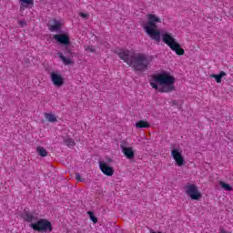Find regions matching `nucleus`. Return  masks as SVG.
Wrapping results in <instances>:
<instances>
[{"instance_id":"16","label":"nucleus","mask_w":233,"mask_h":233,"mask_svg":"<svg viewBox=\"0 0 233 233\" xmlns=\"http://www.w3.org/2000/svg\"><path fill=\"white\" fill-rule=\"evenodd\" d=\"M135 127H137V128H148L150 127V123L146 120H139L135 124Z\"/></svg>"},{"instance_id":"25","label":"nucleus","mask_w":233,"mask_h":233,"mask_svg":"<svg viewBox=\"0 0 233 233\" xmlns=\"http://www.w3.org/2000/svg\"><path fill=\"white\" fill-rule=\"evenodd\" d=\"M18 25H20V26H25L26 25V22L25 20H20L18 22Z\"/></svg>"},{"instance_id":"4","label":"nucleus","mask_w":233,"mask_h":233,"mask_svg":"<svg viewBox=\"0 0 233 233\" xmlns=\"http://www.w3.org/2000/svg\"><path fill=\"white\" fill-rule=\"evenodd\" d=\"M30 227L35 232H52V222L46 218H38L36 222L31 223Z\"/></svg>"},{"instance_id":"24","label":"nucleus","mask_w":233,"mask_h":233,"mask_svg":"<svg viewBox=\"0 0 233 233\" xmlns=\"http://www.w3.org/2000/svg\"><path fill=\"white\" fill-rule=\"evenodd\" d=\"M76 181H80V182H82L83 181V178H81V175L79 174V173H76Z\"/></svg>"},{"instance_id":"17","label":"nucleus","mask_w":233,"mask_h":233,"mask_svg":"<svg viewBox=\"0 0 233 233\" xmlns=\"http://www.w3.org/2000/svg\"><path fill=\"white\" fill-rule=\"evenodd\" d=\"M65 145L68 147L69 148H72V147H76V140L70 137H66L64 138Z\"/></svg>"},{"instance_id":"27","label":"nucleus","mask_w":233,"mask_h":233,"mask_svg":"<svg viewBox=\"0 0 233 233\" xmlns=\"http://www.w3.org/2000/svg\"><path fill=\"white\" fill-rule=\"evenodd\" d=\"M108 163H112V159H109V160H108Z\"/></svg>"},{"instance_id":"2","label":"nucleus","mask_w":233,"mask_h":233,"mask_svg":"<svg viewBox=\"0 0 233 233\" xmlns=\"http://www.w3.org/2000/svg\"><path fill=\"white\" fill-rule=\"evenodd\" d=\"M115 54L118 56L119 59L133 68L135 72H144L152 63V59H154L150 56L143 53H134L128 49H116Z\"/></svg>"},{"instance_id":"13","label":"nucleus","mask_w":233,"mask_h":233,"mask_svg":"<svg viewBox=\"0 0 233 233\" xmlns=\"http://www.w3.org/2000/svg\"><path fill=\"white\" fill-rule=\"evenodd\" d=\"M21 2L20 10H25L28 6H34V0H19Z\"/></svg>"},{"instance_id":"12","label":"nucleus","mask_w":233,"mask_h":233,"mask_svg":"<svg viewBox=\"0 0 233 233\" xmlns=\"http://www.w3.org/2000/svg\"><path fill=\"white\" fill-rule=\"evenodd\" d=\"M122 148V153L127 157V159H134L136 157V153L133 147H127L125 146H120Z\"/></svg>"},{"instance_id":"1","label":"nucleus","mask_w":233,"mask_h":233,"mask_svg":"<svg viewBox=\"0 0 233 233\" xmlns=\"http://www.w3.org/2000/svg\"><path fill=\"white\" fill-rule=\"evenodd\" d=\"M147 19L148 21L144 25V30L150 39L159 43L162 38L163 43H165V45H167L170 50L175 52L177 56H185V49L181 47V45L178 44L172 33L163 32L161 34V32L157 29V24L156 23H161V18L154 14H149L147 15Z\"/></svg>"},{"instance_id":"3","label":"nucleus","mask_w":233,"mask_h":233,"mask_svg":"<svg viewBox=\"0 0 233 233\" xmlns=\"http://www.w3.org/2000/svg\"><path fill=\"white\" fill-rule=\"evenodd\" d=\"M152 79L155 83L150 82V86L160 93L168 94L176 90V86H174L176 78L168 72L163 71L162 73L153 75ZM156 83H157L159 86H157Z\"/></svg>"},{"instance_id":"20","label":"nucleus","mask_w":233,"mask_h":233,"mask_svg":"<svg viewBox=\"0 0 233 233\" xmlns=\"http://www.w3.org/2000/svg\"><path fill=\"white\" fill-rule=\"evenodd\" d=\"M218 184H219V187H221V188H223L227 192H230L232 190V186H230V184H227L223 181H219Z\"/></svg>"},{"instance_id":"15","label":"nucleus","mask_w":233,"mask_h":233,"mask_svg":"<svg viewBox=\"0 0 233 233\" xmlns=\"http://www.w3.org/2000/svg\"><path fill=\"white\" fill-rule=\"evenodd\" d=\"M225 76H227V73H225L224 71H221L218 75H216V74L210 75V77L215 79L216 83H221V79H223Z\"/></svg>"},{"instance_id":"23","label":"nucleus","mask_w":233,"mask_h":233,"mask_svg":"<svg viewBox=\"0 0 233 233\" xmlns=\"http://www.w3.org/2000/svg\"><path fill=\"white\" fill-rule=\"evenodd\" d=\"M65 56H72V49L66 47Z\"/></svg>"},{"instance_id":"11","label":"nucleus","mask_w":233,"mask_h":233,"mask_svg":"<svg viewBox=\"0 0 233 233\" xmlns=\"http://www.w3.org/2000/svg\"><path fill=\"white\" fill-rule=\"evenodd\" d=\"M53 37L60 45H64L65 46L70 45V36L67 34L55 35Z\"/></svg>"},{"instance_id":"8","label":"nucleus","mask_w":233,"mask_h":233,"mask_svg":"<svg viewBox=\"0 0 233 233\" xmlns=\"http://www.w3.org/2000/svg\"><path fill=\"white\" fill-rule=\"evenodd\" d=\"M22 218L24 221H26L27 223H35L39 219V215L35 211H26L22 215Z\"/></svg>"},{"instance_id":"10","label":"nucleus","mask_w":233,"mask_h":233,"mask_svg":"<svg viewBox=\"0 0 233 233\" xmlns=\"http://www.w3.org/2000/svg\"><path fill=\"white\" fill-rule=\"evenodd\" d=\"M98 165H99V168H100L101 172H103V174L105 176H108V177L114 176V167L108 166V164H106V162L100 161L98 163Z\"/></svg>"},{"instance_id":"14","label":"nucleus","mask_w":233,"mask_h":233,"mask_svg":"<svg viewBox=\"0 0 233 233\" xmlns=\"http://www.w3.org/2000/svg\"><path fill=\"white\" fill-rule=\"evenodd\" d=\"M58 57L66 66L74 65V61H72V59H70L69 57L65 56L63 53H58Z\"/></svg>"},{"instance_id":"26","label":"nucleus","mask_w":233,"mask_h":233,"mask_svg":"<svg viewBox=\"0 0 233 233\" xmlns=\"http://www.w3.org/2000/svg\"><path fill=\"white\" fill-rule=\"evenodd\" d=\"M80 17H88V15L85 13H80Z\"/></svg>"},{"instance_id":"5","label":"nucleus","mask_w":233,"mask_h":233,"mask_svg":"<svg viewBox=\"0 0 233 233\" xmlns=\"http://www.w3.org/2000/svg\"><path fill=\"white\" fill-rule=\"evenodd\" d=\"M185 192L193 201H199L201 199V192H199L196 184H187L185 187Z\"/></svg>"},{"instance_id":"7","label":"nucleus","mask_w":233,"mask_h":233,"mask_svg":"<svg viewBox=\"0 0 233 233\" xmlns=\"http://www.w3.org/2000/svg\"><path fill=\"white\" fill-rule=\"evenodd\" d=\"M50 79L53 85L55 86H57L58 88L65 85V78L59 73H56V72L50 73Z\"/></svg>"},{"instance_id":"9","label":"nucleus","mask_w":233,"mask_h":233,"mask_svg":"<svg viewBox=\"0 0 233 233\" xmlns=\"http://www.w3.org/2000/svg\"><path fill=\"white\" fill-rule=\"evenodd\" d=\"M63 27V22L59 19L53 18L48 24L49 32H60Z\"/></svg>"},{"instance_id":"19","label":"nucleus","mask_w":233,"mask_h":233,"mask_svg":"<svg viewBox=\"0 0 233 233\" xmlns=\"http://www.w3.org/2000/svg\"><path fill=\"white\" fill-rule=\"evenodd\" d=\"M45 117L49 123H56L57 121V117L52 113H46Z\"/></svg>"},{"instance_id":"6","label":"nucleus","mask_w":233,"mask_h":233,"mask_svg":"<svg viewBox=\"0 0 233 233\" xmlns=\"http://www.w3.org/2000/svg\"><path fill=\"white\" fill-rule=\"evenodd\" d=\"M171 157H173L177 167H183V165H185V157H183L179 149L174 148L171 151Z\"/></svg>"},{"instance_id":"22","label":"nucleus","mask_w":233,"mask_h":233,"mask_svg":"<svg viewBox=\"0 0 233 233\" xmlns=\"http://www.w3.org/2000/svg\"><path fill=\"white\" fill-rule=\"evenodd\" d=\"M87 214H89V218H90L91 221H93V223H97V218H96V216H94V212L88 211Z\"/></svg>"},{"instance_id":"21","label":"nucleus","mask_w":233,"mask_h":233,"mask_svg":"<svg viewBox=\"0 0 233 233\" xmlns=\"http://www.w3.org/2000/svg\"><path fill=\"white\" fill-rule=\"evenodd\" d=\"M84 50L89 54H96V47L93 46H85Z\"/></svg>"},{"instance_id":"18","label":"nucleus","mask_w":233,"mask_h":233,"mask_svg":"<svg viewBox=\"0 0 233 233\" xmlns=\"http://www.w3.org/2000/svg\"><path fill=\"white\" fill-rule=\"evenodd\" d=\"M36 152L41 157H46L48 156V152L46 151V149L41 146H38L36 147Z\"/></svg>"}]
</instances>
